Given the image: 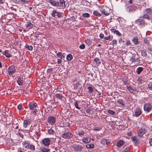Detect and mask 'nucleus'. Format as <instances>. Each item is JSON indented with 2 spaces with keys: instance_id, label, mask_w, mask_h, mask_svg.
Listing matches in <instances>:
<instances>
[{
  "instance_id": "nucleus-1",
  "label": "nucleus",
  "mask_w": 152,
  "mask_h": 152,
  "mask_svg": "<svg viewBox=\"0 0 152 152\" xmlns=\"http://www.w3.org/2000/svg\"><path fill=\"white\" fill-rule=\"evenodd\" d=\"M146 125L143 124L141 128L137 131L138 136L140 137H142L143 135L146 133Z\"/></svg>"
},
{
  "instance_id": "nucleus-2",
  "label": "nucleus",
  "mask_w": 152,
  "mask_h": 152,
  "mask_svg": "<svg viewBox=\"0 0 152 152\" xmlns=\"http://www.w3.org/2000/svg\"><path fill=\"white\" fill-rule=\"evenodd\" d=\"M73 136L72 133L69 132H65L62 135V137L64 139H69L72 138Z\"/></svg>"
},
{
  "instance_id": "nucleus-3",
  "label": "nucleus",
  "mask_w": 152,
  "mask_h": 152,
  "mask_svg": "<svg viewBox=\"0 0 152 152\" xmlns=\"http://www.w3.org/2000/svg\"><path fill=\"white\" fill-rule=\"evenodd\" d=\"M56 118L54 116H49L48 118V123L51 125H53L56 122Z\"/></svg>"
},
{
  "instance_id": "nucleus-4",
  "label": "nucleus",
  "mask_w": 152,
  "mask_h": 152,
  "mask_svg": "<svg viewBox=\"0 0 152 152\" xmlns=\"http://www.w3.org/2000/svg\"><path fill=\"white\" fill-rule=\"evenodd\" d=\"M152 109L151 104L149 103H146L144 106V109L145 111L149 112Z\"/></svg>"
},
{
  "instance_id": "nucleus-5",
  "label": "nucleus",
  "mask_w": 152,
  "mask_h": 152,
  "mask_svg": "<svg viewBox=\"0 0 152 152\" xmlns=\"http://www.w3.org/2000/svg\"><path fill=\"white\" fill-rule=\"evenodd\" d=\"M42 143L45 146H48L50 143L51 141L48 138H45L42 140Z\"/></svg>"
},
{
  "instance_id": "nucleus-6",
  "label": "nucleus",
  "mask_w": 152,
  "mask_h": 152,
  "mask_svg": "<svg viewBox=\"0 0 152 152\" xmlns=\"http://www.w3.org/2000/svg\"><path fill=\"white\" fill-rule=\"evenodd\" d=\"M72 147L75 150L77 151H81L83 148V147L81 145L76 144H73Z\"/></svg>"
},
{
  "instance_id": "nucleus-7",
  "label": "nucleus",
  "mask_w": 152,
  "mask_h": 152,
  "mask_svg": "<svg viewBox=\"0 0 152 152\" xmlns=\"http://www.w3.org/2000/svg\"><path fill=\"white\" fill-rule=\"evenodd\" d=\"M15 71L16 70L15 67L13 66H11L8 69L9 74L10 75L14 74L15 72Z\"/></svg>"
},
{
  "instance_id": "nucleus-8",
  "label": "nucleus",
  "mask_w": 152,
  "mask_h": 152,
  "mask_svg": "<svg viewBox=\"0 0 152 152\" xmlns=\"http://www.w3.org/2000/svg\"><path fill=\"white\" fill-rule=\"evenodd\" d=\"M31 121L30 119L24 120L23 123V127L26 128L28 125L31 124Z\"/></svg>"
},
{
  "instance_id": "nucleus-9",
  "label": "nucleus",
  "mask_w": 152,
  "mask_h": 152,
  "mask_svg": "<svg viewBox=\"0 0 152 152\" xmlns=\"http://www.w3.org/2000/svg\"><path fill=\"white\" fill-rule=\"evenodd\" d=\"M135 23L140 26H144L145 25H147L145 22L143 20H141L140 19H138L135 21Z\"/></svg>"
},
{
  "instance_id": "nucleus-10",
  "label": "nucleus",
  "mask_w": 152,
  "mask_h": 152,
  "mask_svg": "<svg viewBox=\"0 0 152 152\" xmlns=\"http://www.w3.org/2000/svg\"><path fill=\"white\" fill-rule=\"evenodd\" d=\"M141 113L142 112L141 109L138 108H136L135 113V115L136 117L139 116L141 114Z\"/></svg>"
},
{
  "instance_id": "nucleus-11",
  "label": "nucleus",
  "mask_w": 152,
  "mask_h": 152,
  "mask_svg": "<svg viewBox=\"0 0 152 152\" xmlns=\"http://www.w3.org/2000/svg\"><path fill=\"white\" fill-rule=\"evenodd\" d=\"M131 140L134 142V143L136 145H138L139 143V141L137 137L134 136L131 137Z\"/></svg>"
},
{
  "instance_id": "nucleus-12",
  "label": "nucleus",
  "mask_w": 152,
  "mask_h": 152,
  "mask_svg": "<svg viewBox=\"0 0 152 152\" xmlns=\"http://www.w3.org/2000/svg\"><path fill=\"white\" fill-rule=\"evenodd\" d=\"M33 24L31 22H28L26 23L25 26L29 29L32 28L33 27Z\"/></svg>"
},
{
  "instance_id": "nucleus-13",
  "label": "nucleus",
  "mask_w": 152,
  "mask_h": 152,
  "mask_svg": "<svg viewBox=\"0 0 152 152\" xmlns=\"http://www.w3.org/2000/svg\"><path fill=\"white\" fill-rule=\"evenodd\" d=\"M123 82L124 84L126 85L129 84V81L128 77L125 76L122 79Z\"/></svg>"
},
{
  "instance_id": "nucleus-14",
  "label": "nucleus",
  "mask_w": 152,
  "mask_h": 152,
  "mask_svg": "<svg viewBox=\"0 0 152 152\" xmlns=\"http://www.w3.org/2000/svg\"><path fill=\"white\" fill-rule=\"evenodd\" d=\"M17 82L19 85H22L23 83V78L22 77H18L17 80Z\"/></svg>"
},
{
  "instance_id": "nucleus-15",
  "label": "nucleus",
  "mask_w": 152,
  "mask_h": 152,
  "mask_svg": "<svg viewBox=\"0 0 152 152\" xmlns=\"http://www.w3.org/2000/svg\"><path fill=\"white\" fill-rule=\"evenodd\" d=\"M110 30L112 32H113L115 34H116L118 36H119L121 35V34L118 31L116 30L115 28H111V29Z\"/></svg>"
},
{
  "instance_id": "nucleus-16",
  "label": "nucleus",
  "mask_w": 152,
  "mask_h": 152,
  "mask_svg": "<svg viewBox=\"0 0 152 152\" xmlns=\"http://www.w3.org/2000/svg\"><path fill=\"white\" fill-rule=\"evenodd\" d=\"M30 144V142L28 141H25L23 143V145L25 148H28V147H29Z\"/></svg>"
},
{
  "instance_id": "nucleus-17",
  "label": "nucleus",
  "mask_w": 152,
  "mask_h": 152,
  "mask_svg": "<svg viewBox=\"0 0 152 152\" xmlns=\"http://www.w3.org/2000/svg\"><path fill=\"white\" fill-rule=\"evenodd\" d=\"M30 109L31 110L34 109V108H35L37 106V104L36 103H34L32 104H29L28 105Z\"/></svg>"
},
{
  "instance_id": "nucleus-18",
  "label": "nucleus",
  "mask_w": 152,
  "mask_h": 152,
  "mask_svg": "<svg viewBox=\"0 0 152 152\" xmlns=\"http://www.w3.org/2000/svg\"><path fill=\"white\" fill-rule=\"evenodd\" d=\"M124 142L123 140H120L118 141L116 145L118 147H120L124 145Z\"/></svg>"
},
{
  "instance_id": "nucleus-19",
  "label": "nucleus",
  "mask_w": 152,
  "mask_h": 152,
  "mask_svg": "<svg viewBox=\"0 0 152 152\" xmlns=\"http://www.w3.org/2000/svg\"><path fill=\"white\" fill-rule=\"evenodd\" d=\"M91 139L89 137L84 138L82 139V141L84 142L85 143H88L90 142L91 141Z\"/></svg>"
},
{
  "instance_id": "nucleus-20",
  "label": "nucleus",
  "mask_w": 152,
  "mask_h": 152,
  "mask_svg": "<svg viewBox=\"0 0 152 152\" xmlns=\"http://www.w3.org/2000/svg\"><path fill=\"white\" fill-rule=\"evenodd\" d=\"M50 2L52 5L54 6H57L59 4V3L58 2L53 0H50Z\"/></svg>"
},
{
  "instance_id": "nucleus-21",
  "label": "nucleus",
  "mask_w": 152,
  "mask_h": 152,
  "mask_svg": "<svg viewBox=\"0 0 152 152\" xmlns=\"http://www.w3.org/2000/svg\"><path fill=\"white\" fill-rule=\"evenodd\" d=\"M127 89L132 93H133V92L135 91L136 90L135 88L132 87L130 86H127Z\"/></svg>"
},
{
  "instance_id": "nucleus-22",
  "label": "nucleus",
  "mask_w": 152,
  "mask_h": 152,
  "mask_svg": "<svg viewBox=\"0 0 152 152\" xmlns=\"http://www.w3.org/2000/svg\"><path fill=\"white\" fill-rule=\"evenodd\" d=\"M2 54L8 58H10V57L11 56V54L8 53L7 51H6L3 52Z\"/></svg>"
},
{
  "instance_id": "nucleus-23",
  "label": "nucleus",
  "mask_w": 152,
  "mask_h": 152,
  "mask_svg": "<svg viewBox=\"0 0 152 152\" xmlns=\"http://www.w3.org/2000/svg\"><path fill=\"white\" fill-rule=\"evenodd\" d=\"M143 70V68L141 67L138 68L136 70V72L138 74H140V73Z\"/></svg>"
},
{
  "instance_id": "nucleus-24",
  "label": "nucleus",
  "mask_w": 152,
  "mask_h": 152,
  "mask_svg": "<svg viewBox=\"0 0 152 152\" xmlns=\"http://www.w3.org/2000/svg\"><path fill=\"white\" fill-rule=\"evenodd\" d=\"M94 144H88L86 145V147L88 149L94 148Z\"/></svg>"
},
{
  "instance_id": "nucleus-25",
  "label": "nucleus",
  "mask_w": 152,
  "mask_h": 152,
  "mask_svg": "<svg viewBox=\"0 0 152 152\" xmlns=\"http://www.w3.org/2000/svg\"><path fill=\"white\" fill-rule=\"evenodd\" d=\"M59 3H60V5L61 6H62V9H64L63 8L65 6V1L64 0H59Z\"/></svg>"
},
{
  "instance_id": "nucleus-26",
  "label": "nucleus",
  "mask_w": 152,
  "mask_h": 152,
  "mask_svg": "<svg viewBox=\"0 0 152 152\" xmlns=\"http://www.w3.org/2000/svg\"><path fill=\"white\" fill-rule=\"evenodd\" d=\"M132 41L135 44L137 45L139 43L138 39L137 37H134L132 39Z\"/></svg>"
},
{
  "instance_id": "nucleus-27",
  "label": "nucleus",
  "mask_w": 152,
  "mask_h": 152,
  "mask_svg": "<svg viewBox=\"0 0 152 152\" xmlns=\"http://www.w3.org/2000/svg\"><path fill=\"white\" fill-rule=\"evenodd\" d=\"M28 148L31 150V151H34L35 150V147L33 145L30 144Z\"/></svg>"
},
{
  "instance_id": "nucleus-28",
  "label": "nucleus",
  "mask_w": 152,
  "mask_h": 152,
  "mask_svg": "<svg viewBox=\"0 0 152 152\" xmlns=\"http://www.w3.org/2000/svg\"><path fill=\"white\" fill-rule=\"evenodd\" d=\"M101 143L104 145L107 144L108 142L107 140L105 139H103L101 141Z\"/></svg>"
},
{
  "instance_id": "nucleus-29",
  "label": "nucleus",
  "mask_w": 152,
  "mask_h": 152,
  "mask_svg": "<svg viewBox=\"0 0 152 152\" xmlns=\"http://www.w3.org/2000/svg\"><path fill=\"white\" fill-rule=\"evenodd\" d=\"M94 61L95 62L97 66L99 65V64L101 63V62L99 60V59L98 58H95L94 60Z\"/></svg>"
},
{
  "instance_id": "nucleus-30",
  "label": "nucleus",
  "mask_w": 152,
  "mask_h": 152,
  "mask_svg": "<svg viewBox=\"0 0 152 152\" xmlns=\"http://www.w3.org/2000/svg\"><path fill=\"white\" fill-rule=\"evenodd\" d=\"M41 150L42 152H48L50 149H48L45 147H42L41 148Z\"/></svg>"
},
{
  "instance_id": "nucleus-31",
  "label": "nucleus",
  "mask_w": 152,
  "mask_h": 152,
  "mask_svg": "<svg viewBox=\"0 0 152 152\" xmlns=\"http://www.w3.org/2000/svg\"><path fill=\"white\" fill-rule=\"evenodd\" d=\"M72 55L71 54H68L67 57H66V59L68 61H70L72 59Z\"/></svg>"
},
{
  "instance_id": "nucleus-32",
  "label": "nucleus",
  "mask_w": 152,
  "mask_h": 152,
  "mask_svg": "<svg viewBox=\"0 0 152 152\" xmlns=\"http://www.w3.org/2000/svg\"><path fill=\"white\" fill-rule=\"evenodd\" d=\"M56 96L60 99H61L63 98V96L61 94H56Z\"/></svg>"
},
{
  "instance_id": "nucleus-33",
  "label": "nucleus",
  "mask_w": 152,
  "mask_h": 152,
  "mask_svg": "<svg viewBox=\"0 0 152 152\" xmlns=\"http://www.w3.org/2000/svg\"><path fill=\"white\" fill-rule=\"evenodd\" d=\"M12 124L13 125V128L15 129H17L18 128V123L16 124H14V122H13Z\"/></svg>"
},
{
  "instance_id": "nucleus-34",
  "label": "nucleus",
  "mask_w": 152,
  "mask_h": 152,
  "mask_svg": "<svg viewBox=\"0 0 152 152\" xmlns=\"http://www.w3.org/2000/svg\"><path fill=\"white\" fill-rule=\"evenodd\" d=\"M75 106V107L77 109H78L80 110V108L78 107V101H76L74 103Z\"/></svg>"
},
{
  "instance_id": "nucleus-35",
  "label": "nucleus",
  "mask_w": 152,
  "mask_h": 152,
  "mask_svg": "<svg viewBox=\"0 0 152 152\" xmlns=\"http://www.w3.org/2000/svg\"><path fill=\"white\" fill-rule=\"evenodd\" d=\"M58 13V12H57L56 10H54L52 14L53 17H55L56 16H57Z\"/></svg>"
},
{
  "instance_id": "nucleus-36",
  "label": "nucleus",
  "mask_w": 152,
  "mask_h": 152,
  "mask_svg": "<svg viewBox=\"0 0 152 152\" xmlns=\"http://www.w3.org/2000/svg\"><path fill=\"white\" fill-rule=\"evenodd\" d=\"M25 47L27 49H28V50H32L33 49V47L31 46H29L28 45H26L25 46Z\"/></svg>"
},
{
  "instance_id": "nucleus-37",
  "label": "nucleus",
  "mask_w": 152,
  "mask_h": 152,
  "mask_svg": "<svg viewBox=\"0 0 152 152\" xmlns=\"http://www.w3.org/2000/svg\"><path fill=\"white\" fill-rule=\"evenodd\" d=\"M93 13L94 15L96 16H99L101 15L100 13L97 11L95 10L93 12Z\"/></svg>"
},
{
  "instance_id": "nucleus-38",
  "label": "nucleus",
  "mask_w": 152,
  "mask_h": 152,
  "mask_svg": "<svg viewBox=\"0 0 152 152\" xmlns=\"http://www.w3.org/2000/svg\"><path fill=\"white\" fill-rule=\"evenodd\" d=\"M117 102L121 104L123 106H124L125 105L124 104L123 102V101L122 99H120L118 100L117 101Z\"/></svg>"
},
{
  "instance_id": "nucleus-39",
  "label": "nucleus",
  "mask_w": 152,
  "mask_h": 152,
  "mask_svg": "<svg viewBox=\"0 0 152 152\" xmlns=\"http://www.w3.org/2000/svg\"><path fill=\"white\" fill-rule=\"evenodd\" d=\"M48 132L49 134L53 135L54 132L53 129H50L48 130Z\"/></svg>"
},
{
  "instance_id": "nucleus-40",
  "label": "nucleus",
  "mask_w": 152,
  "mask_h": 152,
  "mask_svg": "<svg viewBox=\"0 0 152 152\" xmlns=\"http://www.w3.org/2000/svg\"><path fill=\"white\" fill-rule=\"evenodd\" d=\"M88 92L89 93H92L93 91V89L92 87L91 86H89L88 88Z\"/></svg>"
},
{
  "instance_id": "nucleus-41",
  "label": "nucleus",
  "mask_w": 152,
  "mask_h": 152,
  "mask_svg": "<svg viewBox=\"0 0 152 152\" xmlns=\"http://www.w3.org/2000/svg\"><path fill=\"white\" fill-rule=\"evenodd\" d=\"M107 111L109 114L112 115H113L115 114V112L114 111L112 110H108Z\"/></svg>"
},
{
  "instance_id": "nucleus-42",
  "label": "nucleus",
  "mask_w": 152,
  "mask_h": 152,
  "mask_svg": "<svg viewBox=\"0 0 152 152\" xmlns=\"http://www.w3.org/2000/svg\"><path fill=\"white\" fill-rule=\"evenodd\" d=\"M84 133V131L80 130L78 132V135L79 136H82L83 135Z\"/></svg>"
},
{
  "instance_id": "nucleus-43",
  "label": "nucleus",
  "mask_w": 152,
  "mask_h": 152,
  "mask_svg": "<svg viewBox=\"0 0 152 152\" xmlns=\"http://www.w3.org/2000/svg\"><path fill=\"white\" fill-rule=\"evenodd\" d=\"M130 148L129 147H127L122 152H129Z\"/></svg>"
},
{
  "instance_id": "nucleus-44",
  "label": "nucleus",
  "mask_w": 152,
  "mask_h": 152,
  "mask_svg": "<svg viewBox=\"0 0 152 152\" xmlns=\"http://www.w3.org/2000/svg\"><path fill=\"white\" fill-rule=\"evenodd\" d=\"M102 12L103 14H104V15H108L110 14V12H106L105 11V10H102Z\"/></svg>"
},
{
  "instance_id": "nucleus-45",
  "label": "nucleus",
  "mask_w": 152,
  "mask_h": 152,
  "mask_svg": "<svg viewBox=\"0 0 152 152\" xmlns=\"http://www.w3.org/2000/svg\"><path fill=\"white\" fill-rule=\"evenodd\" d=\"M89 14L87 13H85L83 14V16L84 17H89Z\"/></svg>"
},
{
  "instance_id": "nucleus-46",
  "label": "nucleus",
  "mask_w": 152,
  "mask_h": 152,
  "mask_svg": "<svg viewBox=\"0 0 152 152\" xmlns=\"http://www.w3.org/2000/svg\"><path fill=\"white\" fill-rule=\"evenodd\" d=\"M19 1L22 4H24L27 3L28 1L26 0H19Z\"/></svg>"
},
{
  "instance_id": "nucleus-47",
  "label": "nucleus",
  "mask_w": 152,
  "mask_h": 152,
  "mask_svg": "<svg viewBox=\"0 0 152 152\" xmlns=\"http://www.w3.org/2000/svg\"><path fill=\"white\" fill-rule=\"evenodd\" d=\"M141 54L142 56H146L147 55L146 54V53L145 51H144V50H142L141 51Z\"/></svg>"
},
{
  "instance_id": "nucleus-48",
  "label": "nucleus",
  "mask_w": 152,
  "mask_h": 152,
  "mask_svg": "<svg viewBox=\"0 0 152 152\" xmlns=\"http://www.w3.org/2000/svg\"><path fill=\"white\" fill-rule=\"evenodd\" d=\"M104 39L105 40H111V36L110 35H109L108 36L105 37L104 38Z\"/></svg>"
},
{
  "instance_id": "nucleus-49",
  "label": "nucleus",
  "mask_w": 152,
  "mask_h": 152,
  "mask_svg": "<svg viewBox=\"0 0 152 152\" xmlns=\"http://www.w3.org/2000/svg\"><path fill=\"white\" fill-rule=\"evenodd\" d=\"M136 9V7L135 6H131L129 7V10H132V9L133 10H134V9Z\"/></svg>"
},
{
  "instance_id": "nucleus-50",
  "label": "nucleus",
  "mask_w": 152,
  "mask_h": 152,
  "mask_svg": "<svg viewBox=\"0 0 152 152\" xmlns=\"http://www.w3.org/2000/svg\"><path fill=\"white\" fill-rule=\"evenodd\" d=\"M137 81L138 82V83L139 84L142 83V81H143L142 79L140 78H139L138 79Z\"/></svg>"
},
{
  "instance_id": "nucleus-51",
  "label": "nucleus",
  "mask_w": 152,
  "mask_h": 152,
  "mask_svg": "<svg viewBox=\"0 0 152 152\" xmlns=\"http://www.w3.org/2000/svg\"><path fill=\"white\" fill-rule=\"evenodd\" d=\"M57 56L58 57H59L60 58H62V54L61 53L58 52L57 54Z\"/></svg>"
},
{
  "instance_id": "nucleus-52",
  "label": "nucleus",
  "mask_w": 152,
  "mask_h": 152,
  "mask_svg": "<svg viewBox=\"0 0 152 152\" xmlns=\"http://www.w3.org/2000/svg\"><path fill=\"white\" fill-rule=\"evenodd\" d=\"M79 47L80 49H83L85 48V45L84 44H82Z\"/></svg>"
},
{
  "instance_id": "nucleus-53",
  "label": "nucleus",
  "mask_w": 152,
  "mask_h": 152,
  "mask_svg": "<svg viewBox=\"0 0 152 152\" xmlns=\"http://www.w3.org/2000/svg\"><path fill=\"white\" fill-rule=\"evenodd\" d=\"M86 43L88 45H90L91 43L89 39H86L85 41Z\"/></svg>"
},
{
  "instance_id": "nucleus-54",
  "label": "nucleus",
  "mask_w": 152,
  "mask_h": 152,
  "mask_svg": "<svg viewBox=\"0 0 152 152\" xmlns=\"http://www.w3.org/2000/svg\"><path fill=\"white\" fill-rule=\"evenodd\" d=\"M148 88L151 89H152V82L150 83L149 84L148 86Z\"/></svg>"
},
{
  "instance_id": "nucleus-55",
  "label": "nucleus",
  "mask_w": 152,
  "mask_h": 152,
  "mask_svg": "<svg viewBox=\"0 0 152 152\" xmlns=\"http://www.w3.org/2000/svg\"><path fill=\"white\" fill-rule=\"evenodd\" d=\"M37 112V110L36 109H35L32 112L33 114L34 115H35L36 114V112Z\"/></svg>"
},
{
  "instance_id": "nucleus-56",
  "label": "nucleus",
  "mask_w": 152,
  "mask_h": 152,
  "mask_svg": "<svg viewBox=\"0 0 152 152\" xmlns=\"http://www.w3.org/2000/svg\"><path fill=\"white\" fill-rule=\"evenodd\" d=\"M18 108L19 110H21L22 109V105L20 104L17 107Z\"/></svg>"
},
{
  "instance_id": "nucleus-57",
  "label": "nucleus",
  "mask_w": 152,
  "mask_h": 152,
  "mask_svg": "<svg viewBox=\"0 0 152 152\" xmlns=\"http://www.w3.org/2000/svg\"><path fill=\"white\" fill-rule=\"evenodd\" d=\"M100 130V128L98 127H95L94 128V130L96 131H99Z\"/></svg>"
},
{
  "instance_id": "nucleus-58",
  "label": "nucleus",
  "mask_w": 152,
  "mask_h": 152,
  "mask_svg": "<svg viewBox=\"0 0 152 152\" xmlns=\"http://www.w3.org/2000/svg\"><path fill=\"white\" fill-rule=\"evenodd\" d=\"M99 37L101 39H102L104 37V35L102 33H101L99 34Z\"/></svg>"
},
{
  "instance_id": "nucleus-59",
  "label": "nucleus",
  "mask_w": 152,
  "mask_h": 152,
  "mask_svg": "<svg viewBox=\"0 0 152 152\" xmlns=\"http://www.w3.org/2000/svg\"><path fill=\"white\" fill-rule=\"evenodd\" d=\"M133 61L134 62H136L138 61V59L135 58L134 57H133Z\"/></svg>"
},
{
  "instance_id": "nucleus-60",
  "label": "nucleus",
  "mask_w": 152,
  "mask_h": 152,
  "mask_svg": "<svg viewBox=\"0 0 152 152\" xmlns=\"http://www.w3.org/2000/svg\"><path fill=\"white\" fill-rule=\"evenodd\" d=\"M143 17L145 19H148L149 18L147 14L144 15L143 16Z\"/></svg>"
},
{
  "instance_id": "nucleus-61",
  "label": "nucleus",
  "mask_w": 152,
  "mask_h": 152,
  "mask_svg": "<svg viewBox=\"0 0 152 152\" xmlns=\"http://www.w3.org/2000/svg\"><path fill=\"white\" fill-rule=\"evenodd\" d=\"M18 135H19L21 137L23 138V134H21V133L20 132L18 133Z\"/></svg>"
},
{
  "instance_id": "nucleus-62",
  "label": "nucleus",
  "mask_w": 152,
  "mask_h": 152,
  "mask_svg": "<svg viewBox=\"0 0 152 152\" xmlns=\"http://www.w3.org/2000/svg\"><path fill=\"white\" fill-rule=\"evenodd\" d=\"M149 142L150 145L152 146V138L150 140Z\"/></svg>"
},
{
  "instance_id": "nucleus-63",
  "label": "nucleus",
  "mask_w": 152,
  "mask_h": 152,
  "mask_svg": "<svg viewBox=\"0 0 152 152\" xmlns=\"http://www.w3.org/2000/svg\"><path fill=\"white\" fill-rule=\"evenodd\" d=\"M113 44H116L117 43V41L115 39H113Z\"/></svg>"
},
{
  "instance_id": "nucleus-64",
  "label": "nucleus",
  "mask_w": 152,
  "mask_h": 152,
  "mask_svg": "<svg viewBox=\"0 0 152 152\" xmlns=\"http://www.w3.org/2000/svg\"><path fill=\"white\" fill-rule=\"evenodd\" d=\"M144 42H145V43L147 45H148L149 44V43L148 42L147 39H145Z\"/></svg>"
}]
</instances>
